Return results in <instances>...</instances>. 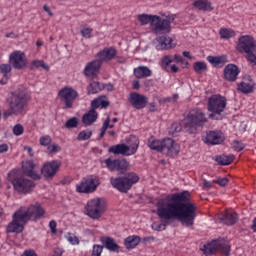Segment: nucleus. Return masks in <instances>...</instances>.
<instances>
[{"label": "nucleus", "mask_w": 256, "mask_h": 256, "mask_svg": "<svg viewBox=\"0 0 256 256\" xmlns=\"http://www.w3.org/2000/svg\"><path fill=\"white\" fill-rule=\"evenodd\" d=\"M156 213L160 223H152L153 231H165L171 221L177 219L184 227H193L197 218V204L191 202V193L187 190L170 194L156 202Z\"/></svg>", "instance_id": "obj_1"}, {"label": "nucleus", "mask_w": 256, "mask_h": 256, "mask_svg": "<svg viewBox=\"0 0 256 256\" xmlns=\"http://www.w3.org/2000/svg\"><path fill=\"white\" fill-rule=\"evenodd\" d=\"M31 100V95L25 87H19L16 91L11 93V96L7 99L9 109L4 112V117H11V115H21L29 101Z\"/></svg>", "instance_id": "obj_2"}, {"label": "nucleus", "mask_w": 256, "mask_h": 256, "mask_svg": "<svg viewBox=\"0 0 256 256\" xmlns=\"http://www.w3.org/2000/svg\"><path fill=\"white\" fill-rule=\"evenodd\" d=\"M148 147L153 151L164 153V155H167L168 157H177L181 151V146L171 138L149 140Z\"/></svg>", "instance_id": "obj_3"}, {"label": "nucleus", "mask_w": 256, "mask_h": 256, "mask_svg": "<svg viewBox=\"0 0 256 256\" xmlns=\"http://www.w3.org/2000/svg\"><path fill=\"white\" fill-rule=\"evenodd\" d=\"M8 181L13 185L17 193H21V195H27L35 188V183L23 177L21 170H12L8 173Z\"/></svg>", "instance_id": "obj_4"}, {"label": "nucleus", "mask_w": 256, "mask_h": 256, "mask_svg": "<svg viewBox=\"0 0 256 256\" xmlns=\"http://www.w3.org/2000/svg\"><path fill=\"white\" fill-rule=\"evenodd\" d=\"M207 121L208 119L205 117L203 110L197 108L193 109L186 117L184 129L187 133H190V135H195L199 133V130L203 125H205V123H207Z\"/></svg>", "instance_id": "obj_5"}, {"label": "nucleus", "mask_w": 256, "mask_h": 256, "mask_svg": "<svg viewBox=\"0 0 256 256\" xmlns=\"http://www.w3.org/2000/svg\"><path fill=\"white\" fill-rule=\"evenodd\" d=\"M136 183H139V175L135 172L110 178V184L114 189H117L119 193H129Z\"/></svg>", "instance_id": "obj_6"}, {"label": "nucleus", "mask_w": 256, "mask_h": 256, "mask_svg": "<svg viewBox=\"0 0 256 256\" xmlns=\"http://www.w3.org/2000/svg\"><path fill=\"white\" fill-rule=\"evenodd\" d=\"M237 51L245 53L246 59L252 65H256V42L251 35L240 36L238 39Z\"/></svg>", "instance_id": "obj_7"}, {"label": "nucleus", "mask_w": 256, "mask_h": 256, "mask_svg": "<svg viewBox=\"0 0 256 256\" xmlns=\"http://www.w3.org/2000/svg\"><path fill=\"white\" fill-rule=\"evenodd\" d=\"M227 107V98L221 96V94H214L208 99V111L210 119H223V113Z\"/></svg>", "instance_id": "obj_8"}, {"label": "nucleus", "mask_w": 256, "mask_h": 256, "mask_svg": "<svg viewBox=\"0 0 256 256\" xmlns=\"http://www.w3.org/2000/svg\"><path fill=\"white\" fill-rule=\"evenodd\" d=\"M31 221L27 210L20 207L12 216V221L7 226V233H23L25 226Z\"/></svg>", "instance_id": "obj_9"}, {"label": "nucleus", "mask_w": 256, "mask_h": 256, "mask_svg": "<svg viewBox=\"0 0 256 256\" xmlns=\"http://www.w3.org/2000/svg\"><path fill=\"white\" fill-rule=\"evenodd\" d=\"M201 251H203L204 255H215L218 251L221 255L229 256L231 255V245L225 238H218L217 240H212L210 243L205 244L201 248Z\"/></svg>", "instance_id": "obj_10"}, {"label": "nucleus", "mask_w": 256, "mask_h": 256, "mask_svg": "<svg viewBox=\"0 0 256 256\" xmlns=\"http://www.w3.org/2000/svg\"><path fill=\"white\" fill-rule=\"evenodd\" d=\"M88 217L91 219H99L107 211V204L101 198H94L87 202L85 206Z\"/></svg>", "instance_id": "obj_11"}, {"label": "nucleus", "mask_w": 256, "mask_h": 256, "mask_svg": "<svg viewBox=\"0 0 256 256\" xmlns=\"http://www.w3.org/2000/svg\"><path fill=\"white\" fill-rule=\"evenodd\" d=\"M152 33L156 35H169L171 33V18H161V16H154L152 20Z\"/></svg>", "instance_id": "obj_12"}, {"label": "nucleus", "mask_w": 256, "mask_h": 256, "mask_svg": "<svg viewBox=\"0 0 256 256\" xmlns=\"http://www.w3.org/2000/svg\"><path fill=\"white\" fill-rule=\"evenodd\" d=\"M58 97L61 102L64 103V109H71L73 103H75V99L79 97V93L72 87H64L59 91Z\"/></svg>", "instance_id": "obj_13"}, {"label": "nucleus", "mask_w": 256, "mask_h": 256, "mask_svg": "<svg viewBox=\"0 0 256 256\" xmlns=\"http://www.w3.org/2000/svg\"><path fill=\"white\" fill-rule=\"evenodd\" d=\"M104 163L111 172L118 171L120 175H125L129 169V162L125 159L107 158Z\"/></svg>", "instance_id": "obj_14"}, {"label": "nucleus", "mask_w": 256, "mask_h": 256, "mask_svg": "<svg viewBox=\"0 0 256 256\" xmlns=\"http://www.w3.org/2000/svg\"><path fill=\"white\" fill-rule=\"evenodd\" d=\"M61 165V160H52L50 162H46L41 168L42 177H44L46 181H50V179H53V177L59 173Z\"/></svg>", "instance_id": "obj_15"}, {"label": "nucleus", "mask_w": 256, "mask_h": 256, "mask_svg": "<svg viewBox=\"0 0 256 256\" xmlns=\"http://www.w3.org/2000/svg\"><path fill=\"white\" fill-rule=\"evenodd\" d=\"M99 187V179L93 177L83 178L76 186L77 193H93Z\"/></svg>", "instance_id": "obj_16"}, {"label": "nucleus", "mask_w": 256, "mask_h": 256, "mask_svg": "<svg viewBox=\"0 0 256 256\" xmlns=\"http://www.w3.org/2000/svg\"><path fill=\"white\" fill-rule=\"evenodd\" d=\"M9 63L8 65H10V67L21 71V69L27 67V57L22 51L16 50L10 54Z\"/></svg>", "instance_id": "obj_17"}, {"label": "nucleus", "mask_w": 256, "mask_h": 256, "mask_svg": "<svg viewBox=\"0 0 256 256\" xmlns=\"http://www.w3.org/2000/svg\"><path fill=\"white\" fill-rule=\"evenodd\" d=\"M26 212L28 213V217L30 221L37 222L40 219H43L45 216V208L41 206V204L36 203L30 205L27 209Z\"/></svg>", "instance_id": "obj_18"}, {"label": "nucleus", "mask_w": 256, "mask_h": 256, "mask_svg": "<svg viewBox=\"0 0 256 256\" xmlns=\"http://www.w3.org/2000/svg\"><path fill=\"white\" fill-rule=\"evenodd\" d=\"M157 51H169L174 49L173 38L167 36H159L154 40Z\"/></svg>", "instance_id": "obj_19"}, {"label": "nucleus", "mask_w": 256, "mask_h": 256, "mask_svg": "<svg viewBox=\"0 0 256 256\" xmlns=\"http://www.w3.org/2000/svg\"><path fill=\"white\" fill-rule=\"evenodd\" d=\"M130 103L134 109H145V107H147V103H149V98L137 92H133L130 94Z\"/></svg>", "instance_id": "obj_20"}, {"label": "nucleus", "mask_w": 256, "mask_h": 256, "mask_svg": "<svg viewBox=\"0 0 256 256\" xmlns=\"http://www.w3.org/2000/svg\"><path fill=\"white\" fill-rule=\"evenodd\" d=\"M103 65V62L100 60V58H97L95 60H92L91 62H88L84 68L83 74L85 77H93L101 71V66Z\"/></svg>", "instance_id": "obj_21"}, {"label": "nucleus", "mask_w": 256, "mask_h": 256, "mask_svg": "<svg viewBox=\"0 0 256 256\" xmlns=\"http://www.w3.org/2000/svg\"><path fill=\"white\" fill-rule=\"evenodd\" d=\"M225 141V136L221 131H208L204 139L206 145H221Z\"/></svg>", "instance_id": "obj_22"}, {"label": "nucleus", "mask_w": 256, "mask_h": 256, "mask_svg": "<svg viewBox=\"0 0 256 256\" xmlns=\"http://www.w3.org/2000/svg\"><path fill=\"white\" fill-rule=\"evenodd\" d=\"M239 73H241V71L239 70V67H237V65L228 64L224 68V79L230 82L237 81Z\"/></svg>", "instance_id": "obj_23"}, {"label": "nucleus", "mask_w": 256, "mask_h": 256, "mask_svg": "<svg viewBox=\"0 0 256 256\" xmlns=\"http://www.w3.org/2000/svg\"><path fill=\"white\" fill-rule=\"evenodd\" d=\"M35 167H37V165L33 163V161L31 160H27L26 162H23L22 169H23L24 175H26V177H31V179H34V180L41 179L39 174L35 172Z\"/></svg>", "instance_id": "obj_24"}, {"label": "nucleus", "mask_w": 256, "mask_h": 256, "mask_svg": "<svg viewBox=\"0 0 256 256\" xmlns=\"http://www.w3.org/2000/svg\"><path fill=\"white\" fill-rule=\"evenodd\" d=\"M117 55V50L113 47L104 48L96 54L97 59H100L102 63L105 61H111Z\"/></svg>", "instance_id": "obj_25"}, {"label": "nucleus", "mask_w": 256, "mask_h": 256, "mask_svg": "<svg viewBox=\"0 0 256 256\" xmlns=\"http://www.w3.org/2000/svg\"><path fill=\"white\" fill-rule=\"evenodd\" d=\"M220 223H224L225 225H235L237 221H239V217L237 213L224 212L220 217H218Z\"/></svg>", "instance_id": "obj_26"}, {"label": "nucleus", "mask_w": 256, "mask_h": 256, "mask_svg": "<svg viewBox=\"0 0 256 256\" xmlns=\"http://www.w3.org/2000/svg\"><path fill=\"white\" fill-rule=\"evenodd\" d=\"M192 5L198 11H213V4L209 0H195Z\"/></svg>", "instance_id": "obj_27"}, {"label": "nucleus", "mask_w": 256, "mask_h": 256, "mask_svg": "<svg viewBox=\"0 0 256 256\" xmlns=\"http://www.w3.org/2000/svg\"><path fill=\"white\" fill-rule=\"evenodd\" d=\"M100 241L102 245H104L105 248L108 249V251L118 253L120 249L119 244L115 243V239H113L112 237H101Z\"/></svg>", "instance_id": "obj_28"}, {"label": "nucleus", "mask_w": 256, "mask_h": 256, "mask_svg": "<svg viewBox=\"0 0 256 256\" xmlns=\"http://www.w3.org/2000/svg\"><path fill=\"white\" fill-rule=\"evenodd\" d=\"M134 75L136 79H145L147 77H151L153 72L147 66H139L134 69Z\"/></svg>", "instance_id": "obj_29"}, {"label": "nucleus", "mask_w": 256, "mask_h": 256, "mask_svg": "<svg viewBox=\"0 0 256 256\" xmlns=\"http://www.w3.org/2000/svg\"><path fill=\"white\" fill-rule=\"evenodd\" d=\"M97 117H99L97 111L89 110L88 113L83 115L82 123L86 125V127H89V125H93V123L97 121Z\"/></svg>", "instance_id": "obj_30"}, {"label": "nucleus", "mask_w": 256, "mask_h": 256, "mask_svg": "<svg viewBox=\"0 0 256 256\" xmlns=\"http://www.w3.org/2000/svg\"><path fill=\"white\" fill-rule=\"evenodd\" d=\"M139 243H141V237L137 235L128 236L124 240V245L129 251H131V249H135Z\"/></svg>", "instance_id": "obj_31"}, {"label": "nucleus", "mask_w": 256, "mask_h": 256, "mask_svg": "<svg viewBox=\"0 0 256 256\" xmlns=\"http://www.w3.org/2000/svg\"><path fill=\"white\" fill-rule=\"evenodd\" d=\"M108 151L114 155H127L129 153V146L126 144H117L111 146Z\"/></svg>", "instance_id": "obj_32"}, {"label": "nucleus", "mask_w": 256, "mask_h": 256, "mask_svg": "<svg viewBox=\"0 0 256 256\" xmlns=\"http://www.w3.org/2000/svg\"><path fill=\"white\" fill-rule=\"evenodd\" d=\"M129 151L127 156L135 155L137 153V149H139V138L137 136H130L129 138Z\"/></svg>", "instance_id": "obj_33"}, {"label": "nucleus", "mask_w": 256, "mask_h": 256, "mask_svg": "<svg viewBox=\"0 0 256 256\" xmlns=\"http://www.w3.org/2000/svg\"><path fill=\"white\" fill-rule=\"evenodd\" d=\"M0 73L3 75V78L0 80V84L7 85V81H9V73H11V65L0 64Z\"/></svg>", "instance_id": "obj_34"}, {"label": "nucleus", "mask_w": 256, "mask_h": 256, "mask_svg": "<svg viewBox=\"0 0 256 256\" xmlns=\"http://www.w3.org/2000/svg\"><path fill=\"white\" fill-rule=\"evenodd\" d=\"M215 161L218 162V165H231L232 161H235V155H220L215 157Z\"/></svg>", "instance_id": "obj_35"}, {"label": "nucleus", "mask_w": 256, "mask_h": 256, "mask_svg": "<svg viewBox=\"0 0 256 256\" xmlns=\"http://www.w3.org/2000/svg\"><path fill=\"white\" fill-rule=\"evenodd\" d=\"M103 91V86L98 81L91 82L87 87L88 95H95V93H99Z\"/></svg>", "instance_id": "obj_36"}, {"label": "nucleus", "mask_w": 256, "mask_h": 256, "mask_svg": "<svg viewBox=\"0 0 256 256\" xmlns=\"http://www.w3.org/2000/svg\"><path fill=\"white\" fill-rule=\"evenodd\" d=\"M254 85L251 82H245L242 81L240 84H238V91L240 93H244L247 95L248 93H253Z\"/></svg>", "instance_id": "obj_37"}, {"label": "nucleus", "mask_w": 256, "mask_h": 256, "mask_svg": "<svg viewBox=\"0 0 256 256\" xmlns=\"http://www.w3.org/2000/svg\"><path fill=\"white\" fill-rule=\"evenodd\" d=\"M157 17V15H149V14H139L138 20L140 21L141 25H149L153 27V20Z\"/></svg>", "instance_id": "obj_38"}, {"label": "nucleus", "mask_w": 256, "mask_h": 256, "mask_svg": "<svg viewBox=\"0 0 256 256\" xmlns=\"http://www.w3.org/2000/svg\"><path fill=\"white\" fill-rule=\"evenodd\" d=\"M207 61L217 67V65H223L225 63V57L223 56H208Z\"/></svg>", "instance_id": "obj_39"}, {"label": "nucleus", "mask_w": 256, "mask_h": 256, "mask_svg": "<svg viewBox=\"0 0 256 256\" xmlns=\"http://www.w3.org/2000/svg\"><path fill=\"white\" fill-rule=\"evenodd\" d=\"M219 34L221 39H232V37H235V31L227 28L220 29Z\"/></svg>", "instance_id": "obj_40"}, {"label": "nucleus", "mask_w": 256, "mask_h": 256, "mask_svg": "<svg viewBox=\"0 0 256 256\" xmlns=\"http://www.w3.org/2000/svg\"><path fill=\"white\" fill-rule=\"evenodd\" d=\"M91 135H93V131L83 130L78 134L77 140L78 141H88V139H91Z\"/></svg>", "instance_id": "obj_41"}, {"label": "nucleus", "mask_w": 256, "mask_h": 256, "mask_svg": "<svg viewBox=\"0 0 256 256\" xmlns=\"http://www.w3.org/2000/svg\"><path fill=\"white\" fill-rule=\"evenodd\" d=\"M78 126H79V118L77 117H72L68 119L65 123L66 129H75Z\"/></svg>", "instance_id": "obj_42"}, {"label": "nucleus", "mask_w": 256, "mask_h": 256, "mask_svg": "<svg viewBox=\"0 0 256 256\" xmlns=\"http://www.w3.org/2000/svg\"><path fill=\"white\" fill-rule=\"evenodd\" d=\"M31 65H32V69L33 67L35 69H39V67H42V69H44L45 71H49V65L45 64V61L43 60H33Z\"/></svg>", "instance_id": "obj_43"}, {"label": "nucleus", "mask_w": 256, "mask_h": 256, "mask_svg": "<svg viewBox=\"0 0 256 256\" xmlns=\"http://www.w3.org/2000/svg\"><path fill=\"white\" fill-rule=\"evenodd\" d=\"M170 135H173V137H178L179 133H181V125L178 123H173L169 130Z\"/></svg>", "instance_id": "obj_44"}, {"label": "nucleus", "mask_w": 256, "mask_h": 256, "mask_svg": "<svg viewBox=\"0 0 256 256\" xmlns=\"http://www.w3.org/2000/svg\"><path fill=\"white\" fill-rule=\"evenodd\" d=\"M194 71H196V73H201L202 71H207V64H205V62H195L194 63Z\"/></svg>", "instance_id": "obj_45"}, {"label": "nucleus", "mask_w": 256, "mask_h": 256, "mask_svg": "<svg viewBox=\"0 0 256 256\" xmlns=\"http://www.w3.org/2000/svg\"><path fill=\"white\" fill-rule=\"evenodd\" d=\"M232 149H234V151H243V149H245V144H243L241 141L239 140H234L232 142Z\"/></svg>", "instance_id": "obj_46"}, {"label": "nucleus", "mask_w": 256, "mask_h": 256, "mask_svg": "<svg viewBox=\"0 0 256 256\" xmlns=\"http://www.w3.org/2000/svg\"><path fill=\"white\" fill-rule=\"evenodd\" d=\"M13 133L16 135V137H19L20 135H23L25 133V128L21 124H16L13 127Z\"/></svg>", "instance_id": "obj_47"}, {"label": "nucleus", "mask_w": 256, "mask_h": 256, "mask_svg": "<svg viewBox=\"0 0 256 256\" xmlns=\"http://www.w3.org/2000/svg\"><path fill=\"white\" fill-rule=\"evenodd\" d=\"M40 145H42L43 147H49V145H51V136L49 135H45L40 137Z\"/></svg>", "instance_id": "obj_48"}, {"label": "nucleus", "mask_w": 256, "mask_h": 256, "mask_svg": "<svg viewBox=\"0 0 256 256\" xmlns=\"http://www.w3.org/2000/svg\"><path fill=\"white\" fill-rule=\"evenodd\" d=\"M101 253H103V246L94 244L91 256H101Z\"/></svg>", "instance_id": "obj_49"}, {"label": "nucleus", "mask_w": 256, "mask_h": 256, "mask_svg": "<svg viewBox=\"0 0 256 256\" xmlns=\"http://www.w3.org/2000/svg\"><path fill=\"white\" fill-rule=\"evenodd\" d=\"M47 151L50 153H59V151H61V146L57 143L51 144L47 147Z\"/></svg>", "instance_id": "obj_50"}, {"label": "nucleus", "mask_w": 256, "mask_h": 256, "mask_svg": "<svg viewBox=\"0 0 256 256\" xmlns=\"http://www.w3.org/2000/svg\"><path fill=\"white\" fill-rule=\"evenodd\" d=\"M213 183H216L220 187H225L229 183V178H218L217 180H214Z\"/></svg>", "instance_id": "obj_51"}, {"label": "nucleus", "mask_w": 256, "mask_h": 256, "mask_svg": "<svg viewBox=\"0 0 256 256\" xmlns=\"http://www.w3.org/2000/svg\"><path fill=\"white\" fill-rule=\"evenodd\" d=\"M171 63H173V59L171 58V56H164L162 58V67H163V69H167V66L171 65Z\"/></svg>", "instance_id": "obj_52"}, {"label": "nucleus", "mask_w": 256, "mask_h": 256, "mask_svg": "<svg viewBox=\"0 0 256 256\" xmlns=\"http://www.w3.org/2000/svg\"><path fill=\"white\" fill-rule=\"evenodd\" d=\"M101 107V98H96L91 102L90 111H95V109H99Z\"/></svg>", "instance_id": "obj_53"}, {"label": "nucleus", "mask_w": 256, "mask_h": 256, "mask_svg": "<svg viewBox=\"0 0 256 256\" xmlns=\"http://www.w3.org/2000/svg\"><path fill=\"white\" fill-rule=\"evenodd\" d=\"M82 37H85V39H91V33H93V30L91 28H85L80 31Z\"/></svg>", "instance_id": "obj_54"}, {"label": "nucleus", "mask_w": 256, "mask_h": 256, "mask_svg": "<svg viewBox=\"0 0 256 256\" xmlns=\"http://www.w3.org/2000/svg\"><path fill=\"white\" fill-rule=\"evenodd\" d=\"M67 241H69L71 245H79V238L75 235L69 234V236L67 237Z\"/></svg>", "instance_id": "obj_55"}, {"label": "nucleus", "mask_w": 256, "mask_h": 256, "mask_svg": "<svg viewBox=\"0 0 256 256\" xmlns=\"http://www.w3.org/2000/svg\"><path fill=\"white\" fill-rule=\"evenodd\" d=\"M49 227L54 235L57 234V222L55 220L49 222Z\"/></svg>", "instance_id": "obj_56"}, {"label": "nucleus", "mask_w": 256, "mask_h": 256, "mask_svg": "<svg viewBox=\"0 0 256 256\" xmlns=\"http://www.w3.org/2000/svg\"><path fill=\"white\" fill-rule=\"evenodd\" d=\"M213 187V184L211 181L204 180L203 181V189H211Z\"/></svg>", "instance_id": "obj_57"}, {"label": "nucleus", "mask_w": 256, "mask_h": 256, "mask_svg": "<svg viewBox=\"0 0 256 256\" xmlns=\"http://www.w3.org/2000/svg\"><path fill=\"white\" fill-rule=\"evenodd\" d=\"M9 151V145L1 144L0 145V153H7Z\"/></svg>", "instance_id": "obj_58"}, {"label": "nucleus", "mask_w": 256, "mask_h": 256, "mask_svg": "<svg viewBox=\"0 0 256 256\" xmlns=\"http://www.w3.org/2000/svg\"><path fill=\"white\" fill-rule=\"evenodd\" d=\"M110 102L107 100H101L100 99V107H102V109H107V107H109Z\"/></svg>", "instance_id": "obj_59"}, {"label": "nucleus", "mask_w": 256, "mask_h": 256, "mask_svg": "<svg viewBox=\"0 0 256 256\" xmlns=\"http://www.w3.org/2000/svg\"><path fill=\"white\" fill-rule=\"evenodd\" d=\"M53 253H54L53 256H61L63 255V249L57 247L54 249Z\"/></svg>", "instance_id": "obj_60"}, {"label": "nucleus", "mask_w": 256, "mask_h": 256, "mask_svg": "<svg viewBox=\"0 0 256 256\" xmlns=\"http://www.w3.org/2000/svg\"><path fill=\"white\" fill-rule=\"evenodd\" d=\"M102 89H107V91H113L114 86H113V84H111V83L103 84V85H102Z\"/></svg>", "instance_id": "obj_61"}, {"label": "nucleus", "mask_w": 256, "mask_h": 256, "mask_svg": "<svg viewBox=\"0 0 256 256\" xmlns=\"http://www.w3.org/2000/svg\"><path fill=\"white\" fill-rule=\"evenodd\" d=\"M22 256H37V253L33 250H26Z\"/></svg>", "instance_id": "obj_62"}, {"label": "nucleus", "mask_w": 256, "mask_h": 256, "mask_svg": "<svg viewBox=\"0 0 256 256\" xmlns=\"http://www.w3.org/2000/svg\"><path fill=\"white\" fill-rule=\"evenodd\" d=\"M174 61H176L177 63H183V61H185V59L182 58L181 55L175 54V55H174Z\"/></svg>", "instance_id": "obj_63"}, {"label": "nucleus", "mask_w": 256, "mask_h": 256, "mask_svg": "<svg viewBox=\"0 0 256 256\" xmlns=\"http://www.w3.org/2000/svg\"><path fill=\"white\" fill-rule=\"evenodd\" d=\"M149 111H151L152 113H155V111H157V105L155 104V102L149 104Z\"/></svg>", "instance_id": "obj_64"}]
</instances>
